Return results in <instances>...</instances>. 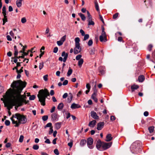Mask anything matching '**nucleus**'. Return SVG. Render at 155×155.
I'll use <instances>...</instances> for the list:
<instances>
[{"instance_id":"nucleus-1","label":"nucleus","mask_w":155,"mask_h":155,"mask_svg":"<svg viewBox=\"0 0 155 155\" xmlns=\"http://www.w3.org/2000/svg\"><path fill=\"white\" fill-rule=\"evenodd\" d=\"M27 83L21 80L14 81L11 85L12 89L10 88L5 94V97L3 101L5 106L10 110L14 106H21L23 103L26 104L28 102L26 101L25 95H21L23 88L25 87Z\"/></svg>"},{"instance_id":"nucleus-2","label":"nucleus","mask_w":155,"mask_h":155,"mask_svg":"<svg viewBox=\"0 0 155 155\" xmlns=\"http://www.w3.org/2000/svg\"><path fill=\"white\" fill-rule=\"evenodd\" d=\"M50 96L49 93L47 89H41L39 91L38 97L39 99V101L41 104L43 106L45 105V100L48 96Z\"/></svg>"},{"instance_id":"nucleus-3","label":"nucleus","mask_w":155,"mask_h":155,"mask_svg":"<svg viewBox=\"0 0 155 155\" xmlns=\"http://www.w3.org/2000/svg\"><path fill=\"white\" fill-rule=\"evenodd\" d=\"M142 147L141 143L139 141H136L131 144L130 147V150L132 153L137 154L141 151Z\"/></svg>"},{"instance_id":"nucleus-4","label":"nucleus","mask_w":155,"mask_h":155,"mask_svg":"<svg viewBox=\"0 0 155 155\" xmlns=\"http://www.w3.org/2000/svg\"><path fill=\"white\" fill-rule=\"evenodd\" d=\"M12 116L13 117L17 118L20 124H25L27 122V119L25 116L21 115L19 113H16Z\"/></svg>"},{"instance_id":"nucleus-5","label":"nucleus","mask_w":155,"mask_h":155,"mask_svg":"<svg viewBox=\"0 0 155 155\" xmlns=\"http://www.w3.org/2000/svg\"><path fill=\"white\" fill-rule=\"evenodd\" d=\"M101 35L99 37V40L101 42L104 41L105 42L107 41V36L106 34L104 31V28L103 26H102L101 27Z\"/></svg>"},{"instance_id":"nucleus-6","label":"nucleus","mask_w":155,"mask_h":155,"mask_svg":"<svg viewBox=\"0 0 155 155\" xmlns=\"http://www.w3.org/2000/svg\"><path fill=\"white\" fill-rule=\"evenodd\" d=\"M93 141V140L91 137H89L87 139V146L90 149H92L94 147L92 145Z\"/></svg>"},{"instance_id":"nucleus-7","label":"nucleus","mask_w":155,"mask_h":155,"mask_svg":"<svg viewBox=\"0 0 155 155\" xmlns=\"http://www.w3.org/2000/svg\"><path fill=\"white\" fill-rule=\"evenodd\" d=\"M112 144V142L109 143L103 142L102 145V150H105L109 148L111 146Z\"/></svg>"},{"instance_id":"nucleus-8","label":"nucleus","mask_w":155,"mask_h":155,"mask_svg":"<svg viewBox=\"0 0 155 155\" xmlns=\"http://www.w3.org/2000/svg\"><path fill=\"white\" fill-rule=\"evenodd\" d=\"M74 53L77 54L80 53L81 51V48L80 45H75V47L74 48Z\"/></svg>"},{"instance_id":"nucleus-9","label":"nucleus","mask_w":155,"mask_h":155,"mask_svg":"<svg viewBox=\"0 0 155 155\" xmlns=\"http://www.w3.org/2000/svg\"><path fill=\"white\" fill-rule=\"evenodd\" d=\"M102 143L101 140H98L97 142L96 145V147L97 149L100 150H102Z\"/></svg>"},{"instance_id":"nucleus-10","label":"nucleus","mask_w":155,"mask_h":155,"mask_svg":"<svg viewBox=\"0 0 155 155\" xmlns=\"http://www.w3.org/2000/svg\"><path fill=\"white\" fill-rule=\"evenodd\" d=\"M51 120L53 121H57L58 119V114L57 113H54L52 114L51 115Z\"/></svg>"},{"instance_id":"nucleus-11","label":"nucleus","mask_w":155,"mask_h":155,"mask_svg":"<svg viewBox=\"0 0 155 155\" xmlns=\"http://www.w3.org/2000/svg\"><path fill=\"white\" fill-rule=\"evenodd\" d=\"M104 122L98 123L97 124V129L98 130H101L104 127Z\"/></svg>"},{"instance_id":"nucleus-12","label":"nucleus","mask_w":155,"mask_h":155,"mask_svg":"<svg viewBox=\"0 0 155 155\" xmlns=\"http://www.w3.org/2000/svg\"><path fill=\"white\" fill-rule=\"evenodd\" d=\"M91 117L94 119L97 120L99 118V116L97 115L96 113L94 111H92L91 112Z\"/></svg>"},{"instance_id":"nucleus-13","label":"nucleus","mask_w":155,"mask_h":155,"mask_svg":"<svg viewBox=\"0 0 155 155\" xmlns=\"http://www.w3.org/2000/svg\"><path fill=\"white\" fill-rule=\"evenodd\" d=\"M61 56L64 57L63 58V61L65 62L67 59L68 56V54L66 53L64 51H63L61 54Z\"/></svg>"},{"instance_id":"nucleus-14","label":"nucleus","mask_w":155,"mask_h":155,"mask_svg":"<svg viewBox=\"0 0 155 155\" xmlns=\"http://www.w3.org/2000/svg\"><path fill=\"white\" fill-rule=\"evenodd\" d=\"M14 117H13V116H12V117L11 118V119L12 121V123L13 124H15V127H19L20 123H19V121L18 122L17 121H15V120L13 118Z\"/></svg>"},{"instance_id":"nucleus-15","label":"nucleus","mask_w":155,"mask_h":155,"mask_svg":"<svg viewBox=\"0 0 155 155\" xmlns=\"http://www.w3.org/2000/svg\"><path fill=\"white\" fill-rule=\"evenodd\" d=\"M81 107V106L78 104H76L74 103H73L71 107V108L72 109H75Z\"/></svg>"},{"instance_id":"nucleus-16","label":"nucleus","mask_w":155,"mask_h":155,"mask_svg":"<svg viewBox=\"0 0 155 155\" xmlns=\"http://www.w3.org/2000/svg\"><path fill=\"white\" fill-rule=\"evenodd\" d=\"M96 121L95 120L90 121L88 124V126L91 127H93L96 124Z\"/></svg>"},{"instance_id":"nucleus-17","label":"nucleus","mask_w":155,"mask_h":155,"mask_svg":"<svg viewBox=\"0 0 155 155\" xmlns=\"http://www.w3.org/2000/svg\"><path fill=\"white\" fill-rule=\"evenodd\" d=\"M112 139L113 137H112L111 134H109L106 136L105 141L107 142L110 141Z\"/></svg>"},{"instance_id":"nucleus-18","label":"nucleus","mask_w":155,"mask_h":155,"mask_svg":"<svg viewBox=\"0 0 155 155\" xmlns=\"http://www.w3.org/2000/svg\"><path fill=\"white\" fill-rule=\"evenodd\" d=\"M98 70L100 73V74H99L100 75H102L104 74L105 71L104 70V68L103 67L101 66L99 67L98 68Z\"/></svg>"},{"instance_id":"nucleus-19","label":"nucleus","mask_w":155,"mask_h":155,"mask_svg":"<svg viewBox=\"0 0 155 155\" xmlns=\"http://www.w3.org/2000/svg\"><path fill=\"white\" fill-rule=\"evenodd\" d=\"M139 87L138 85L134 84L131 86L132 92H133L135 90L137 89Z\"/></svg>"},{"instance_id":"nucleus-20","label":"nucleus","mask_w":155,"mask_h":155,"mask_svg":"<svg viewBox=\"0 0 155 155\" xmlns=\"http://www.w3.org/2000/svg\"><path fill=\"white\" fill-rule=\"evenodd\" d=\"M23 0H17L16 1V4L17 6L18 7H20L22 5V2Z\"/></svg>"},{"instance_id":"nucleus-21","label":"nucleus","mask_w":155,"mask_h":155,"mask_svg":"<svg viewBox=\"0 0 155 155\" xmlns=\"http://www.w3.org/2000/svg\"><path fill=\"white\" fill-rule=\"evenodd\" d=\"M95 6L96 10L98 12H100V10L98 3L97 0L94 1Z\"/></svg>"},{"instance_id":"nucleus-22","label":"nucleus","mask_w":155,"mask_h":155,"mask_svg":"<svg viewBox=\"0 0 155 155\" xmlns=\"http://www.w3.org/2000/svg\"><path fill=\"white\" fill-rule=\"evenodd\" d=\"M2 14L3 16L7 15L6 8L5 6H3L2 8Z\"/></svg>"},{"instance_id":"nucleus-23","label":"nucleus","mask_w":155,"mask_h":155,"mask_svg":"<svg viewBox=\"0 0 155 155\" xmlns=\"http://www.w3.org/2000/svg\"><path fill=\"white\" fill-rule=\"evenodd\" d=\"M145 79V77L143 75H141L139 76L138 80L140 82H143Z\"/></svg>"},{"instance_id":"nucleus-24","label":"nucleus","mask_w":155,"mask_h":155,"mask_svg":"<svg viewBox=\"0 0 155 155\" xmlns=\"http://www.w3.org/2000/svg\"><path fill=\"white\" fill-rule=\"evenodd\" d=\"M84 62V60L82 58L81 59L78 61V66L81 68Z\"/></svg>"},{"instance_id":"nucleus-25","label":"nucleus","mask_w":155,"mask_h":155,"mask_svg":"<svg viewBox=\"0 0 155 155\" xmlns=\"http://www.w3.org/2000/svg\"><path fill=\"white\" fill-rule=\"evenodd\" d=\"M86 143V140L82 139L81 140L80 142V145L82 147L84 146L85 145Z\"/></svg>"},{"instance_id":"nucleus-26","label":"nucleus","mask_w":155,"mask_h":155,"mask_svg":"<svg viewBox=\"0 0 155 155\" xmlns=\"http://www.w3.org/2000/svg\"><path fill=\"white\" fill-rule=\"evenodd\" d=\"M64 107V104L62 103H61L59 104L58 107L57 108L58 110H61Z\"/></svg>"},{"instance_id":"nucleus-27","label":"nucleus","mask_w":155,"mask_h":155,"mask_svg":"<svg viewBox=\"0 0 155 155\" xmlns=\"http://www.w3.org/2000/svg\"><path fill=\"white\" fill-rule=\"evenodd\" d=\"M97 96V95H94L92 94L91 96V98L96 103H97L98 101V99L96 97Z\"/></svg>"},{"instance_id":"nucleus-28","label":"nucleus","mask_w":155,"mask_h":155,"mask_svg":"<svg viewBox=\"0 0 155 155\" xmlns=\"http://www.w3.org/2000/svg\"><path fill=\"white\" fill-rule=\"evenodd\" d=\"M61 122L56 123L55 124L56 128L58 130L60 129L61 127Z\"/></svg>"},{"instance_id":"nucleus-29","label":"nucleus","mask_w":155,"mask_h":155,"mask_svg":"<svg viewBox=\"0 0 155 155\" xmlns=\"http://www.w3.org/2000/svg\"><path fill=\"white\" fill-rule=\"evenodd\" d=\"M96 50L94 48H91L90 51L89 53L91 55H94L95 54Z\"/></svg>"},{"instance_id":"nucleus-30","label":"nucleus","mask_w":155,"mask_h":155,"mask_svg":"<svg viewBox=\"0 0 155 155\" xmlns=\"http://www.w3.org/2000/svg\"><path fill=\"white\" fill-rule=\"evenodd\" d=\"M69 96L68 98V102L70 103L72 100L73 98V95L71 93H69Z\"/></svg>"},{"instance_id":"nucleus-31","label":"nucleus","mask_w":155,"mask_h":155,"mask_svg":"<svg viewBox=\"0 0 155 155\" xmlns=\"http://www.w3.org/2000/svg\"><path fill=\"white\" fill-rule=\"evenodd\" d=\"M72 69H71L70 67H69V70L67 73V76L68 77L69 76L72 74Z\"/></svg>"},{"instance_id":"nucleus-32","label":"nucleus","mask_w":155,"mask_h":155,"mask_svg":"<svg viewBox=\"0 0 155 155\" xmlns=\"http://www.w3.org/2000/svg\"><path fill=\"white\" fill-rule=\"evenodd\" d=\"M80 41V39L79 38H76L75 39V45H80V43H79Z\"/></svg>"},{"instance_id":"nucleus-33","label":"nucleus","mask_w":155,"mask_h":155,"mask_svg":"<svg viewBox=\"0 0 155 155\" xmlns=\"http://www.w3.org/2000/svg\"><path fill=\"white\" fill-rule=\"evenodd\" d=\"M4 18H2L3 25H4L5 23L8 21L7 17V15L3 16Z\"/></svg>"},{"instance_id":"nucleus-34","label":"nucleus","mask_w":155,"mask_h":155,"mask_svg":"<svg viewBox=\"0 0 155 155\" xmlns=\"http://www.w3.org/2000/svg\"><path fill=\"white\" fill-rule=\"evenodd\" d=\"M78 15L79 16L81 17V19L84 21L86 19L85 17V16L84 15L82 14L81 13H79L78 14Z\"/></svg>"},{"instance_id":"nucleus-35","label":"nucleus","mask_w":155,"mask_h":155,"mask_svg":"<svg viewBox=\"0 0 155 155\" xmlns=\"http://www.w3.org/2000/svg\"><path fill=\"white\" fill-rule=\"evenodd\" d=\"M94 95H97V90L96 89V85H95L94 87V92L93 94H92Z\"/></svg>"},{"instance_id":"nucleus-36","label":"nucleus","mask_w":155,"mask_h":155,"mask_svg":"<svg viewBox=\"0 0 155 155\" xmlns=\"http://www.w3.org/2000/svg\"><path fill=\"white\" fill-rule=\"evenodd\" d=\"M154 129V127L153 126L150 127L148 128V130L150 133H152L153 132Z\"/></svg>"},{"instance_id":"nucleus-37","label":"nucleus","mask_w":155,"mask_h":155,"mask_svg":"<svg viewBox=\"0 0 155 155\" xmlns=\"http://www.w3.org/2000/svg\"><path fill=\"white\" fill-rule=\"evenodd\" d=\"M153 47V45L151 44H150L148 46L147 49L149 51H151L152 49V48Z\"/></svg>"},{"instance_id":"nucleus-38","label":"nucleus","mask_w":155,"mask_h":155,"mask_svg":"<svg viewBox=\"0 0 155 155\" xmlns=\"http://www.w3.org/2000/svg\"><path fill=\"white\" fill-rule=\"evenodd\" d=\"M88 25H94V22L92 20H88Z\"/></svg>"},{"instance_id":"nucleus-39","label":"nucleus","mask_w":155,"mask_h":155,"mask_svg":"<svg viewBox=\"0 0 155 155\" xmlns=\"http://www.w3.org/2000/svg\"><path fill=\"white\" fill-rule=\"evenodd\" d=\"M84 36L83 40L84 41L86 40L87 39H88L89 37V35L88 34L85 35Z\"/></svg>"},{"instance_id":"nucleus-40","label":"nucleus","mask_w":155,"mask_h":155,"mask_svg":"<svg viewBox=\"0 0 155 155\" xmlns=\"http://www.w3.org/2000/svg\"><path fill=\"white\" fill-rule=\"evenodd\" d=\"M93 43L92 40V39H91L88 41L87 43V45L89 46H91L92 45Z\"/></svg>"},{"instance_id":"nucleus-41","label":"nucleus","mask_w":155,"mask_h":155,"mask_svg":"<svg viewBox=\"0 0 155 155\" xmlns=\"http://www.w3.org/2000/svg\"><path fill=\"white\" fill-rule=\"evenodd\" d=\"M48 118V115H44L42 117V119L44 121L47 120Z\"/></svg>"},{"instance_id":"nucleus-42","label":"nucleus","mask_w":155,"mask_h":155,"mask_svg":"<svg viewBox=\"0 0 155 155\" xmlns=\"http://www.w3.org/2000/svg\"><path fill=\"white\" fill-rule=\"evenodd\" d=\"M44 66V63L42 62L39 63V68L40 70L42 69Z\"/></svg>"},{"instance_id":"nucleus-43","label":"nucleus","mask_w":155,"mask_h":155,"mask_svg":"<svg viewBox=\"0 0 155 155\" xmlns=\"http://www.w3.org/2000/svg\"><path fill=\"white\" fill-rule=\"evenodd\" d=\"M39 146L37 145H34L33 147V148L35 150H37L39 149Z\"/></svg>"},{"instance_id":"nucleus-44","label":"nucleus","mask_w":155,"mask_h":155,"mask_svg":"<svg viewBox=\"0 0 155 155\" xmlns=\"http://www.w3.org/2000/svg\"><path fill=\"white\" fill-rule=\"evenodd\" d=\"M82 57V55L81 54H79L77 55L76 57V59L77 60H79L81 59V57Z\"/></svg>"},{"instance_id":"nucleus-45","label":"nucleus","mask_w":155,"mask_h":155,"mask_svg":"<svg viewBox=\"0 0 155 155\" xmlns=\"http://www.w3.org/2000/svg\"><path fill=\"white\" fill-rule=\"evenodd\" d=\"M119 15L118 13H116L113 15V18L114 19H115L117 18Z\"/></svg>"},{"instance_id":"nucleus-46","label":"nucleus","mask_w":155,"mask_h":155,"mask_svg":"<svg viewBox=\"0 0 155 155\" xmlns=\"http://www.w3.org/2000/svg\"><path fill=\"white\" fill-rule=\"evenodd\" d=\"M54 153L56 155H58L59 154V152L57 149H55L54 151Z\"/></svg>"},{"instance_id":"nucleus-47","label":"nucleus","mask_w":155,"mask_h":155,"mask_svg":"<svg viewBox=\"0 0 155 155\" xmlns=\"http://www.w3.org/2000/svg\"><path fill=\"white\" fill-rule=\"evenodd\" d=\"M24 139V136L22 135H21L20 136L19 141L21 143L23 142Z\"/></svg>"},{"instance_id":"nucleus-48","label":"nucleus","mask_w":155,"mask_h":155,"mask_svg":"<svg viewBox=\"0 0 155 155\" xmlns=\"http://www.w3.org/2000/svg\"><path fill=\"white\" fill-rule=\"evenodd\" d=\"M52 124L51 123H48L46 126H45V128H46L48 127H52Z\"/></svg>"},{"instance_id":"nucleus-49","label":"nucleus","mask_w":155,"mask_h":155,"mask_svg":"<svg viewBox=\"0 0 155 155\" xmlns=\"http://www.w3.org/2000/svg\"><path fill=\"white\" fill-rule=\"evenodd\" d=\"M66 39V35L63 36L61 39L60 41L63 43L65 41Z\"/></svg>"},{"instance_id":"nucleus-50","label":"nucleus","mask_w":155,"mask_h":155,"mask_svg":"<svg viewBox=\"0 0 155 155\" xmlns=\"http://www.w3.org/2000/svg\"><path fill=\"white\" fill-rule=\"evenodd\" d=\"M35 98V95H32L31 96H30L29 97V100H34Z\"/></svg>"},{"instance_id":"nucleus-51","label":"nucleus","mask_w":155,"mask_h":155,"mask_svg":"<svg viewBox=\"0 0 155 155\" xmlns=\"http://www.w3.org/2000/svg\"><path fill=\"white\" fill-rule=\"evenodd\" d=\"M5 123L6 125L9 126L10 124V122L9 120H6L5 121Z\"/></svg>"},{"instance_id":"nucleus-52","label":"nucleus","mask_w":155,"mask_h":155,"mask_svg":"<svg viewBox=\"0 0 155 155\" xmlns=\"http://www.w3.org/2000/svg\"><path fill=\"white\" fill-rule=\"evenodd\" d=\"M23 67H21V68L19 70H17V73H21V72H23Z\"/></svg>"},{"instance_id":"nucleus-53","label":"nucleus","mask_w":155,"mask_h":155,"mask_svg":"<svg viewBox=\"0 0 155 155\" xmlns=\"http://www.w3.org/2000/svg\"><path fill=\"white\" fill-rule=\"evenodd\" d=\"M48 74L45 75L43 76V79L45 81H46L48 80Z\"/></svg>"},{"instance_id":"nucleus-54","label":"nucleus","mask_w":155,"mask_h":155,"mask_svg":"<svg viewBox=\"0 0 155 155\" xmlns=\"http://www.w3.org/2000/svg\"><path fill=\"white\" fill-rule=\"evenodd\" d=\"M26 22V18L25 17L21 19V22L23 23H25Z\"/></svg>"},{"instance_id":"nucleus-55","label":"nucleus","mask_w":155,"mask_h":155,"mask_svg":"<svg viewBox=\"0 0 155 155\" xmlns=\"http://www.w3.org/2000/svg\"><path fill=\"white\" fill-rule=\"evenodd\" d=\"M63 43L60 40L57 41V44L58 46H60Z\"/></svg>"},{"instance_id":"nucleus-56","label":"nucleus","mask_w":155,"mask_h":155,"mask_svg":"<svg viewBox=\"0 0 155 155\" xmlns=\"http://www.w3.org/2000/svg\"><path fill=\"white\" fill-rule=\"evenodd\" d=\"M18 51H15L14 54L15 55V57H14V58L12 57V59H13L15 57H17V56L18 54Z\"/></svg>"},{"instance_id":"nucleus-57","label":"nucleus","mask_w":155,"mask_h":155,"mask_svg":"<svg viewBox=\"0 0 155 155\" xmlns=\"http://www.w3.org/2000/svg\"><path fill=\"white\" fill-rule=\"evenodd\" d=\"M53 132V129L52 127H51L50 128V130L49 131V135L51 134Z\"/></svg>"},{"instance_id":"nucleus-58","label":"nucleus","mask_w":155,"mask_h":155,"mask_svg":"<svg viewBox=\"0 0 155 155\" xmlns=\"http://www.w3.org/2000/svg\"><path fill=\"white\" fill-rule=\"evenodd\" d=\"M68 83V80H65L63 82L62 84L63 85H67Z\"/></svg>"},{"instance_id":"nucleus-59","label":"nucleus","mask_w":155,"mask_h":155,"mask_svg":"<svg viewBox=\"0 0 155 155\" xmlns=\"http://www.w3.org/2000/svg\"><path fill=\"white\" fill-rule=\"evenodd\" d=\"M58 50V48L57 47H55L53 50V52L54 53H57Z\"/></svg>"},{"instance_id":"nucleus-60","label":"nucleus","mask_w":155,"mask_h":155,"mask_svg":"<svg viewBox=\"0 0 155 155\" xmlns=\"http://www.w3.org/2000/svg\"><path fill=\"white\" fill-rule=\"evenodd\" d=\"M80 33L81 34L82 36H84L85 35V33L84 31L82 29H81L80 31Z\"/></svg>"},{"instance_id":"nucleus-61","label":"nucleus","mask_w":155,"mask_h":155,"mask_svg":"<svg viewBox=\"0 0 155 155\" xmlns=\"http://www.w3.org/2000/svg\"><path fill=\"white\" fill-rule=\"evenodd\" d=\"M86 87L88 90H90L91 89V85L89 83L86 84Z\"/></svg>"},{"instance_id":"nucleus-62","label":"nucleus","mask_w":155,"mask_h":155,"mask_svg":"<svg viewBox=\"0 0 155 155\" xmlns=\"http://www.w3.org/2000/svg\"><path fill=\"white\" fill-rule=\"evenodd\" d=\"M82 92V91L81 90L79 91L77 94V96L78 97H79L80 96V95L81 94Z\"/></svg>"},{"instance_id":"nucleus-63","label":"nucleus","mask_w":155,"mask_h":155,"mask_svg":"<svg viewBox=\"0 0 155 155\" xmlns=\"http://www.w3.org/2000/svg\"><path fill=\"white\" fill-rule=\"evenodd\" d=\"M7 39L8 41H11L12 39L11 36L9 35H8L6 36Z\"/></svg>"},{"instance_id":"nucleus-64","label":"nucleus","mask_w":155,"mask_h":155,"mask_svg":"<svg viewBox=\"0 0 155 155\" xmlns=\"http://www.w3.org/2000/svg\"><path fill=\"white\" fill-rule=\"evenodd\" d=\"M152 57L155 61V50L152 53Z\"/></svg>"}]
</instances>
